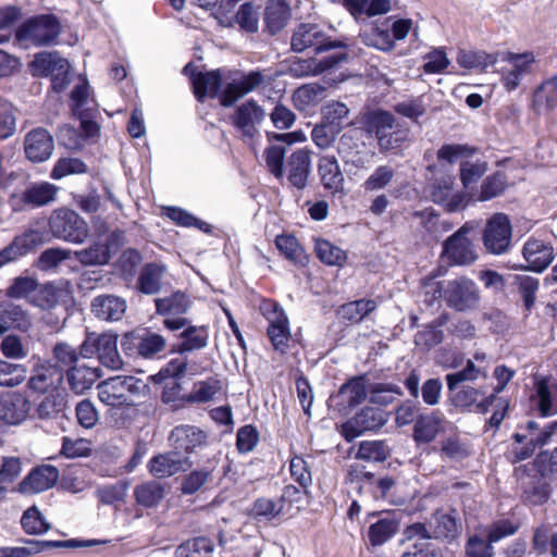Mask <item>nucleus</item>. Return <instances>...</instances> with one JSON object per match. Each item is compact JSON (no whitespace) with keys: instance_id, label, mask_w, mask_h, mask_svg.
Listing matches in <instances>:
<instances>
[{"instance_id":"nucleus-13","label":"nucleus","mask_w":557,"mask_h":557,"mask_svg":"<svg viewBox=\"0 0 557 557\" xmlns=\"http://www.w3.org/2000/svg\"><path fill=\"white\" fill-rule=\"evenodd\" d=\"M157 313L164 315L163 321L166 329L177 331L188 325L189 320L183 314L190 308L188 296L182 292H175L170 296L154 300Z\"/></svg>"},{"instance_id":"nucleus-44","label":"nucleus","mask_w":557,"mask_h":557,"mask_svg":"<svg viewBox=\"0 0 557 557\" xmlns=\"http://www.w3.org/2000/svg\"><path fill=\"white\" fill-rule=\"evenodd\" d=\"M183 329L184 331L181 334L183 341L177 346L180 352L198 350L207 346L209 334L205 326H193L188 324Z\"/></svg>"},{"instance_id":"nucleus-22","label":"nucleus","mask_w":557,"mask_h":557,"mask_svg":"<svg viewBox=\"0 0 557 557\" xmlns=\"http://www.w3.org/2000/svg\"><path fill=\"white\" fill-rule=\"evenodd\" d=\"M29 410L30 403L21 393H5L0 397V419L9 424L23 422Z\"/></svg>"},{"instance_id":"nucleus-49","label":"nucleus","mask_w":557,"mask_h":557,"mask_svg":"<svg viewBox=\"0 0 557 557\" xmlns=\"http://www.w3.org/2000/svg\"><path fill=\"white\" fill-rule=\"evenodd\" d=\"M366 119L368 131L374 133L376 139L397 127L394 115L387 111H372Z\"/></svg>"},{"instance_id":"nucleus-46","label":"nucleus","mask_w":557,"mask_h":557,"mask_svg":"<svg viewBox=\"0 0 557 557\" xmlns=\"http://www.w3.org/2000/svg\"><path fill=\"white\" fill-rule=\"evenodd\" d=\"M66 404V396L63 393H51L38 403L36 412L40 419H53L65 410Z\"/></svg>"},{"instance_id":"nucleus-53","label":"nucleus","mask_w":557,"mask_h":557,"mask_svg":"<svg viewBox=\"0 0 557 557\" xmlns=\"http://www.w3.org/2000/svg\"><path fill=\"white\" fill-rule=\"evenodd\" d=\"M88 166L78 158H60L53 165L50 177L61 180L69 175L84 174Z\"/></svg>"},{"instance_id":"nucleus-59","label":"nucleus","mask_w":557,"mask_h":557,"mask_svg":"<svg viewBox=\"0 0 557 557\" xmlns=\"http://www.w3.org/2000/svg\"><path fill=\"white\" fill-rule=\"evenodd\" d=\"M59 300V290L52 284L38 285L30 296V302L41 309L53 308Z\"/></svg>"},{"instance_id":"nucleus-4","label":"nucleus","mask_w":557,"mask_h":557,"mask_svg":"<svg viewBox=\"0 0 557 557\" xmlns=\"http://www.w3.org/2000/svg\"><path fill=\"white\" fill-rule=\"evenodd\" d=\"M265 84V75L261 71H228L224 75V86L219 95L223 107H231L249 92L258 90Z\"/></svg>"},{"instance_id":"nucleus-15","label":"nucleus","mask_w":557,"mask_h":557,"mask_svg":"<svg viewBox=\"0 0 557 557\" xmlns=\"http://www.w3.org/2000/svg\"><path fill=\"white\" fill-rule=\"evenodd\" d=\"M54 151V138L42 126L29 129L23 137V152L25 158L35 164L46 162Z\"/></svg>"},{"instance_id":"nucleus-35","label":"nucleus","mask_w":557,"mask_h":557,"mask_svg":"<svg viewBox=\"0 0 557 557\" xmlns=\"http://www.w3.org/2000/svg\"><path fill=\"white\" fill-rule=\"evenodd\" d=\"M443 418L437 412L420 416L413 426V440L419 444L434 441L441 431Z\"/></svg>"},{"instance_id":"nucleus-18","label":"nucleus","mask_w":557,"mask_h":557,"mask_svg":"<svg viewBox=\"0 0 557 557\" xmlns=\"http://www.w3.org/2000/svg\"><path fill=\"white\" fill-rule=\"evenodd\" d=\"M45 242L44 233L39 230L27 228L22 234L15 236L13 240L0 250V269L5 264L17 260L20 257L35 250Z\"/></svg>"},{"instance_id":"nucleus-11","label":"nucleus","mask_w":557,"mask_h":557,"mask_svg":"<svg viewBox=\"0 0 557 557\" xmlns=\"http://www.w3.org/2000/svg\"><path fill=\"white\" fill-rule=\"evenodd\" d=\"M512 227L505 213H495L486 222L483 245L493 255L505 253L511 244Z\"/></svg>"},{"instance_id":"nucleus-64","label":"nucleus","mask_w":557,"mask_h":557,"mask_svg":"<svg viewBox=\"0 0 557 557\" xmlns=\"http://www.w3.org/2000/svg\"><path fill=\"white\" fill-rule=\"evenodd\" d=\"M465 557H494L493 546L483 537L471 535L465 545Z\"/></svg>"},{"instance_id":"nucleus-39","label":"nucleus","mask_w":557,"mask_h":557,"mask_svg":"<svg viewBox=\"0 0 557 557\" xmlns=\"http://www.w3.org/2000/svg\"><path fill=\"white\" fill-rule=\"evenodd\" d=\"M399 529V522L392 517L379 519L369 527L368 537L373 546H380L392 539Z\"/></svg>"},{"instance_id":"nucleus-3","label":"nucleus","mask_w":557,"mask_h":557,"mask_svg":"<svg viewBox=\"0 0 557 557\" xmlns=\"http://www.w3.org/2000/svg\"><path fill=\"white\" fill-rule=\"evenodd\" d=\"M51 235L60 240L83 244L89 235L87 222L74 210L58 208L48 219Z\"/></svg>"},{"instance_id":"nucleus-29","label":"nucleus","mask_w":557,"mask_h":557,"mask_svg":"<svg viewBox=\"0 0 557 557\" xmlns=\"http://www.w3.org/2000/svg\"><path fill=\"white\" fill-rule=\"evenodd\" d=\"M431 198L435 203L443 206L448 212H456L467 206L466 195L460 191H454L450 178L437 181L432 188Z\"/></svg>"},{"instance_id":"nucleus-32","label":"nucleus","mask_w":557,"mask_h":557,"mask_svg":"<svg viewBox=\"0 0 557 557\" xmlns=\"http://www.w3.org/2000/svg\"><path fill=\"white\" fill-rule=\"evenodd\" d=\"M97 357L99 362L111 369L119 370L122 368L123 360L117 351V337L111 334H102L97 337Z\"/></svg>"},{"instance_id":"nucleus-16","label":"nucleus","mask_w":557,"mask_h":557,"mask_svg":"<svg viewBox=\"0 0 557 557\" xmlns=\"http://www.w3.org/2000/svg\"><path fill=\"white\" fill-rule=\"evenodd\" d=\"M59 187L49 182H35L26 186L18 195L13 196L15 209L40 208L57 200Z\"/></svg>"},{"instance_id":"nucleus-58","label":"nucleus","mask_w":557,"mask_h":557,"mask_svg":"<svg viewBox=\"0 0 557 557\" xmlns=\"http://www.w3.org/2000/svg\"><path fill=\"white\" fill-rule=\"evenodd\" d=\"M21 524L28 534H42L50 529V524L35 506L24 511Z\"/></svg>"},{"instance_id":"nucleus-37","label":"nucleus","mask_w":557,"mask_h":557,"mask_svg":"<svg viewBox=\"0 0 557 557\" xmlns=\"http://www.w3.org/2000/svg\"><path fill=\"white\" fill-rule=\"evenodd\" d=\"M289 9L282 0H270L265 7L264 21L271 34L283 29L289 18Z\"/></svg>"},{"instance_id":"nucleus-7","label":"nucleus","mask_w":557,"mask_h":557,"mask_svg":"<svg viewBox=\"0 0 557 557\" xmlns=\"http://www.w3.org/2000/svg\"><path fill=\"white\" fill-rule=\"evenodd\" d=\"M344 47L343 41L332 40L317 24L310 23L298 25L290 38V48L295 52L313 49L314 53L319 54L331 49Z\"/></svg>"},{"instance_id":"nucleus-47","label":"nucleus","mask_w":557,"mask_h":557,"mask_svg":"<svg viewBox=\"0 0 557 557\" xmlns=\"http://www.w3.org/2000/svg\"><path fill=\"white\" fill-rule=\"evenodd\" d=\"M391 447L384 441H363L360 443L356 458L366 461L382 462L391 455Z\"/></svg>"},{"instance_id":"nucleus-14","label":"nucleus","mask_w":557,"mask_h":557,"mask_svg":"<svg viewBox=\"0 0 557 557\" xmlns=\"http://www.w3.org/2000/svg\"><path fill=\"white\" fill-rule=\"evenodd\" d=\"M360 132L352 129L344 133L337 143V151L347 165L366 170L369 168L374 152L367 151Z\"/></svg>"},{"instance_id":"nucleus-6","label":"nucleus","mask_w":557,"mask_h":557,"mask_svg":"<svg viewBox=\"0 0 557 557\" xmlns=\"http://www.w3.org/2000/svg\"><path fill=\"white\" fill-rule=\"evenodd\" d=\"M474 230V225L467 222L443 243L442 258L449 264L470 265L478 259L472 240L468 235Z\"/></svg>"},{"instance_id":"nucleus-28","label":"nucleus","mask_w":557,"mask_h":557,"mask_svg":"<svg viewBox=\"0 0 557 557\" xmlns=\"http://www.w3.org/2000/svg\"><path fill=\"white\" fill-rule=\"evenodd\" d=\"M127 309L125 299L115 295H99L90 305V310L100 320L119 321Z\"/></svg>"},{"instance_id":"nucleus-31","label":"nucleus","mask_w":557,"mask_h":557,"mask_svg":"<svg viewBox=\"0 0 557 557\" xmlns=\"http://www.w3.org/2000/svg\"><path fill=\"white\" fill-rule=\"evenodd\" d=\"M30 325L28 313L20 305L11 301L0 304V336L10 329L25 332Z\"/></svg>"},{"instance_id":"nucleus-34","label":"nucleus","mask_w":557,"mask_h":557,"mask_svg":"<svg viewBox=\"0 0 557 557\" xmlns=\"http://www.w3.org/2000/svg\"><path fill=\"white\" fill-rule=\"evenodd\" d=\"M318 171L323 186L332 193L343 188L344 176L334 156H323L319 159Z\"/></svg>"},{"instance_id":"nucleus-52","label":"nucleus","mask_w":557,"mask_h":557,"mask_svg":"<svg viewBox=\"0 0 557 557\" xmlns=\"http://www.w3.org/2000/svg\"><path fill=\"white\" fill-rule=\"evenodd\" d=\"M376 305L370 299H359L341 306L338 313L343 319L359 322L375 309Z\"/></svg>"},{"instance_id":"nucleus-8","label":"nucleus","mask_w":557,"mask_h":557,"mask_svg":"<svg viewBox=\"0 0 557 557\" xmlns=\"http://www.w3.org/2000/svg\"><path fill=\"white\" fill-rule=\"evenodd\" d=\"M505 63L500 67L502 75L500 82L506 90L512 91L521 84L522 79L532 74L536 59L533 52L513 53L504 52L497 53Z\"/></svg>"},{"instance_id":"nucleus-45","label":"nucleus","mask_w":557,"mask_h":557,"mask_svg":"<svg viewBox=\"0 0 557 557\" xmlns=\"http://www.w3.org/2000/svg\"><path fill=\"white\" fill-rule=\"evenodd\" d=\"M75 259L84 265L106 264L110 260L109 246L94 242L89 247L74 251Z\"/></svg>"},{"instance_id":"nucleus-60","label":"nucleus","mask_w":557,"mask_h":557,"mask_svg":"<svg viewBox=\"0 0 557 557\" xmlns=\"http://www.w3.org/2000/svg\"><path fill=\"white\" fill-rule=\"evenodd\" d=\"M395 176V171L389 165H380L363 182L362 187L366 191H376L389 185Z\"/></svg>"},{"instance_id":"nucleus-21","label":"nucleus","mask_w":557,"mask_h":557,"mask_svg":"<svg viewBox=\"0 0 557 557\" xmlns=\"http://www.w3.org/2000/svg\"><path fill=\"white\" fill-rule=\"evenodd\" d=\"M522 255L528 262L527 267H519V269H527L534 272H543L554 260V248L537 238H529L523 246ZM518 269V267H516Z\"/></svg>"},{"instance_id":"nucleus-48","label":"nucleus","mask_w":557,"mask_h":557,"mask_svg":"<svg viewBox=\"0 0 557 557\" xmlns=\"http://www.w3.org/2000/svg\"><path fill=\"white\" fill-rule=\"evenodd\" d=\"M324 86L317 83H310L297 88L293 95V100L297 108L305 110L321 101L324 97Z\"/></svg>"},{"instance_id":"nucleus-41","label":"nucleus","mask_w":557,"mask_h":557,"mask_svg":"<svg viewBox=\"0 0 557 557\" xmlns=\"http://www.w3.org/2000/svg\"><path fill=\"white\" fill-rule=\"evenodd\" d=\"M18 110L9 100L0 97V141L13 137L17 131Z\"/></svg>"},{"instance_id":"nucleus-42","label":"nucleus","mask_w":557,"mask_h":557,"mask_svg":"<svg viewBox=\"0 0 557 557\" xmlns=\"http://www.w3.org/2000/svg\"><path fill=\"white\" fill-rule=\"evenodd\" d=\"M532 548L539 554L550 553L557 557V532L552 527H537L532 536Z\"/></svg>"},{"instance_id":"nucleus-10","label":"nucleus","mask_w":557,"mask_h":557,"mask_svg":"<svg viewBox=\"0 0 557 557\" xmlns=\"http://www.w3.org/2000/svg\"><path fill=\"white\" fill-rule=\"evenodd\" d=\"M388 421V414L377 407H364L342 425V435L351 442L366 432L381 429Z\"/></svg>"},{"instance_id":"nucleus-40","label":"nucleus","mask_w":557,"mask_h":557,"mask_svg":"<svg viewBox=\"0 0 557 557\" xmlns=\"http://www.w3.org/2000/svg\"><path fill=\"white\" fill-rule=\"evenodd\" d=\"M134 495L136 502L146 507L153 508L165 496L164 485L157 481H149L135 487Z\"/></svg>"},{"instance_id":"nucleus-23","label":"nucleus","mask_w":557,"mask_h":557,"mask_svg":"<svg viewBox=\"0 0 557 557\" xmlns=\"http://www.w3.org/2000/svg\"><path fill=\"white\" fill-rule=\"evenodd\" d=\"M430 527L432 529V536L436 540H443L448 543L457 540L461 534V522L457 517V512L451 510L444 512L437 510L433 513Z\"/></svg>"},{"instance_id":"nucleus-62","label":"nucleus","mask_w":557,"mask_h":557,"mask_svg":"<svg viewBox=\"0 0 557 557\" xmlns=\"http://www.w3.org/2000/svg\"><path fill=\"white\" fill-rule=\"evenodd\" d=\"M506 187V177L503 173H495L487 176L481 186V193L478 197L480 201H486L499 196Z\"/></svg>"},{"instance_id":"nucleus-56","label":"nucleus","mask_w":557,"mask_h":557,"mask_svg":"<svg viewBox=\"0 0 557 557\" xmlns=\"http://www.w3.org/2000/svg\"><path fill=\"white\" fill-rule=\"evenodd\" d=\"M361 41L369 47H374L382 51H389L394 48V41L391 38L388 29L371 27L360 34Z\"/></svg>"},{"instance_id":"nucleus-57","label":"nucleus","mask_w":557,"mask_h":557,"mask_svg":"<svg viewBox=\"0 0 557 557\" xmlns=\"http://www.w3.org/2000/svg\"><path fill=\"white\" fill-rule=\"evenodd\" d=\"M26 375L24 366L0 359V386H17L25 381Z\"/></svg>"},{"instance_id":"nucleus-55","label":"nucleus","mask_w":557,"mask_h":557,"mask_svg":"<svg viewBox=\"0 0 557 557\" xmlns=\"http://www.w3.org/2000/svg\"><path fill=\"white\" fill-rule=\"evenodd\" d=\"M367 394L366 382L361 376L351 379L339 389V395L345 398L350 407L361 404L366 399Z\"/></svg>"},{"instance_id":"nucleus-2","label":"nucleus","mask_w":557,"mask_h":557,"mask_svg":"<svg viewBox=\"0 0 557 557\" xmlns=\"http://www.w3.org/2000/svg\"><path fill=\"white\" fill-rule=\"evenodd\" d=\"M147 385L134 376H113L98 384V397L107 406L133 405Z\"/></svg>"},{"instance_id":"nucleus-61","label":"nucleus","mask_w":557,"mask_h":557,"mask_svg":"<svg viewBox=\"0 0 557 557\" xmlns=\"http://www.w3.org/2000/svg\"><path fill=\"white\" fill-rule=\"evenodd\" d=\"M518 524L510 520H498L484 529L486 541L492 545L500 540L513 535L518 531Z\"/></svg>"},{"instance_id":"nucleus-27","label":"nucleus","mask_w":557,"mask_h":557,"mask_svg":"<svg viewBox=\"0 0 557 557\" xmlns=\"http://www.w3.org/2000/svg\"><path fill=\"white\" fill-rule=\"evenodd\" d=\"M88 542L70 541H27L24 546L0 547V557H30L51 547H82Z\"/></svg>"},{"instance_id":"nucleus-9","label":"nucleus","mask_w":557,"mask_h":557,"mask_svg":"<svg viewBox=\"0 0 557 557\" xmlns=\"http://www.w3.org/2000/svg\"><path fill=\"white\" fill-rule=\"evenodd\" d=\"M34 75L51 76L55 91H62L70 83V63L58 52H39L32 62Z\"/></svg>"},{"instance_id":"nucleus-54","label":"nucleus","mask_w":557,"mask_h":557,"mask_svg":"<svg viewBox=\"0 0 557 557\" xmlns=\"http://www.w3.org/2000/svg\"><path fill=\"white\" fill-rule=\"evenodd\" d=\"M275 245L286 259L295 263H302L307 259L297 238L292 235H278L275 239Z\"/></svg>"},{"instance_id":"nucleus-24","label":"nucleus","mask_w":557,"mask_h":557,"mask_svg":"<svg viewBox=\"0 0 557 557\" xmlns=\"http://www.w3.org/2000/svg\"><path fill=\"white\" fill-rule=\"evenodd\" d=\"M102 375L101 369L96 366L81 362L66 370L65 377L70 389L76 395H83L90 389Z\"/></svg>"},{"instance_id":"nucleus-43","label":"nucleus","mask_w":557,"mask_h":557,"mask_svg":"<svg viewBox=\"0 0 557 557\" xmlns=\"http://www.w3.org/2000/svg\"><path fill=\"white\" fill-rule=\"evenodd\" d=\"M497 62V54H490L484 51L460 50L457 55V63L467 70L483 71Z\"/></svg>"},{"instance_id":"nucleus-51","label":"nucleus","mask_w":557,"mask_h":557,"mask_svg":"<svg viewBox=\"0 0 557 557\" xmlns=\"http://www.w3.org/2000/svg\"><path fill=\"white\" fill-rule=\"evenodd\" d=\"M213 544L207 537H197L181 544L176 557H211Z\"/></svg>"},{"instance_id":"nucleus-17","label":"nucleus","mask_w":557,"mask_h":557,"mask_svg":"<svg viewBox=\"0 0 557 557\" xmlns=\"http://www.w3.org/2000/svg\"><path fill=\"white\" fill-rule=\"evenodd\" d=\"M264 117L265 111L255 100L238 106L231 116L233 125L244 139H252L258 134V126Z\"/></svg>"},{"instance_id":"nucleus-63","label":"nucleus","mask_w":557,"mask_h":557,"mask_svg":"<svg viewBox=\"0 0 557 557\" xmlns=\"http://www.w3.org/2000/svg\"><path fill=\"white\" fill-rule=\"evenodd\" d=\"M516 283L523 299L524 307L530 311L535 302V295L540 286L539 280L529 275H518L516 276Z\"/></svg>"},{"instance_id":"nucleus-38","label":"nucleus","mask_w":557,"mask_h":557,"mask_svg":"<svg viewBox=\"0 0 557 557\" xmlns=\"http://www.w3.org/2000/svg\"><path fill=\"white\" fill-rule=\"evenodd\" d=\"M166 271L163 264H146L138 278V287L144 294L152 295L161 289V281Z\"/></svg>"},{"instance_id":"nucleus-12","label":"nucleus","mask_w":557,"mask_h":557,"mask_svg":"<svg viewBox=\"0 0 557 557\" xmlns=\"http://www.w3.org/2000/svg\"><path fill=\"white\" fill-rule=\"evenodd\" d=\"M260 311L269 322L268 335L276 350L285 351L290 338L289 323L283 309L273 300H264Z\"/></svg>"},{"instance_id":"nucleus-20","label":"nucleus","mask_w":557,"mask_h":557,"mask_svg":"<svg viewBox=\"0 0 557 557\" xmlns=\"http://www.w3.org/2000/svg\"><path fill=\"white\" fill-rule=\"evenodd\" d=\"M207 440L208 435L205 431L187 424L175 426L169 435L170 445L180 454L181 451L190 454L197 447L206 446Z\"/></svg>"},{"instance_id":"nucleus-19","label":"nucleus","mask_w":557,"mask_h":557,"mask_svg":"<svg viewBox=\"0 0 557 557\" xmlns=\"http://www.w3.org/2000/svg\"><path fill=\"white\" fill-rule=\"evenodd\" d=\"M193 466L189 457L182 456L175 449L154 456L148 463L149 472L159 479L187 471Z\"/></svg>"},{"instance_id":"nucleus-33","label":"nucleus","mask_w":557,"mask_h":557,"mask_svg":"<svg viewBox=\"0 0 557 557\" xmlns=\"http://www.w3.org/2000/svg\"><path fill=\"white\" fill-rule=\"evenodd\" d=\"M532 107L537 114L557 107V75L544 81L533 92Z\"/></svg>"},{"instance_id":"nucleus-26","label":"nucleus","mask_w":557,"mask_h":557,"mask_svg":"<svg viewBox=\"0 0 557 557\" xmlns=\"http://www.w3.org/2000/svg\"><path fill=\"white\" fill-rule=\"evenodd\" d=\"M59 479V471L53 466L35 468L18 485L24 494H36L52 487Z\"/></svg>"},{"instance_id":"nucleus-5","label":"nucleus","mask_w":557,"mask_h":557,"mask_svg":"<svg viewBox=\"0 0 557 557\" xmlns=\"http://www.w3.org/2000/svg\"><path fill=\"white\" fill-rule=\"evenodd\" d=\"M443 293L446 305L458 312L474 311L481 302L478 285L466 276L448 281Z\"/></svg>"},{"instance_id":"nucleus-50","label":"nucleus","mask_w":557,"mask_h":557,"mask_svg":"<svg viewBox=\"0 0 557 557\" xmlns=\"http://www.w3.org/2000/svg\"><path fill=\"white\" fill-rule=\"evenodd\" d=\"M317 257L327 265L341 267L346 261V252L325 239H317L314 245Z\"/></svg>"},{"instance_id":"nucleus-1","label":"nucleus","mask_w":557,"mask_h":557,"mask_svg":"<svg viewBox=\"0 0 557 557\" xmlns=\"http://www.w3.org/2000/svg\"><path fill=\"white\" fill-rule=\"evenodd\" d=\"M61 30V24L54 15L41 14L24 21L16 30V39L25 47L49 46Z\"/></svg>"},{"instance_id":"nucleus-30","label":"nucleus","mask_w":557,"mask_h":557,"mask_svg":"<svg viewBox=\"0 0 557 557\" xmlns=\"http://www.w3.org/2000/svg\"><path fill=\"white\" fill-rule=\"evenodd\" d=\"M186 74L190 73L193 78V87L195 96L198 100H202L205 97H214L218 94L219 88L224 81V76L221 71H211L206 73H193V65L187 64L184 67Z\"/></svg>"},{"instance_id":"nucleus-36","label":"nucleus","mask_w":557,"mask_h":557,"mask_svg":"<svg viewBox=\"0 0 557 557\" xmlns=\"http://www.w3.org/2000/svg\"><path fill=\"white\" fill-rule=\"evenodd\" d=\"M345 58L344 54L332 57L325 61H315L314 59L297 60L292 63L289 72L294 77H307L319 75L326 69L335 65Z\"/></svg>"},{"instance_id":"nucleus-25","label":"nucleus","mask_w":557,"mask_h":557,"mask_svg":"<svg viewBox=\"0 0 557 557\" xmlns=\"http://www.w3.org/2000/svg\"><path fill=\"white\" fill-rule=\"evenodd\" d=\"M286 173L289 184L298 189H304L311 171L310 151L297 149L286 161Z\"/></svg>"}]
</instances>
